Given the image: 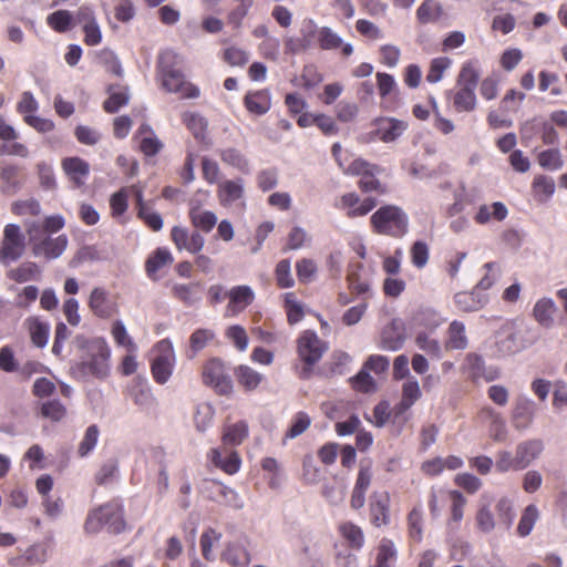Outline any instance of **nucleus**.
Masks as SVG:
<instances>
[{
    "mask_svg": "<svg viewBox=\"0 0 567 567\" xmlns=\"http://www.w3.org/2000/svg\"><path fill=\"white\" fill-rule=\"evenodd\" d=\"M538 518H539V511H538L537 506L534 504L526 506L520 515V518H519V522L517 525L518 536H520V537L528 536L532 533Z\"/></svg>",
    "mask_w": 567,
    "mask_h": 567,
    "instance_id": "nucleus-50",
    "label": "nucleus"
},
{
    "mask_svg": "<svg viewBox=\"0 0 567 567\" xmlns=\"http://www.w3.org/2000/svg\"><path fill=\"white\" fill-rule=\"evenodd\" d=\"M182 60L173 50H164L157 56V75L162 87L169 93H177L182 99H196L199 96V89L192 82L186 81L181 70Z\"/></svg>",
    "mask_w": 567,
    "mask_h": 567,
    "instance_id": "nucleus-1",
    "label": "nucleus"
},
{
    "mask_svg": "<svg viewBox=\"0 0 567 567\" xmlns=\"http://www.w3.org/2000/svg\"><path fill=\"white\" fill-rule=\"evenodd\" d=\"M311 419L306 412L300 411L296 413L291 420L289 429L285 433L282 443L286 444L287 440L296 439L305 433L309 429Z\"/></svg>",
    "mask_w": 567,
    "mask_h": 567,
    "instance_id": "nucleus-53",
    "label": "nucleus"
},
{
    "mask_svg": "<svg viewBox=\"0 0 567 567\" xmlns=\"http://www.w3.org/2000/svg\"><path fill=\"white\" fill-rule=\"evenodd\" d=\"M536 411L535 402L528 398H517L513 412L512 422L516 430H526L534 421Z\"/></svg>",
    "mask_w": 567,
    "mask_h": 567,
    "instance_id": "nucleus-21",
    "label": "nucleus"
},
{
    "mask_svg": "<svg viewBox=\"0 0 567 567\" xmlns=\"http://www.w3.org/2000/svg\"><path fill=\"white\" fill-rule=\"evenodd\" d=\"M296 343L297 355L301 362V365L297 367V373L300 379L307 380L312 375L315 365L322 359L329 347L312 330L302 331Z\"/></svg>",
    "mask_w": 567,
    "mask_h": 567,
    "instance_id": "nucleus-4",
    "label": "nucleus"
},
{
    "mask_svg": "<svg viewBox=\"0 0 567 567\" xmlns=\"http://www.w3.org/2000/svg\"><path fill=\"white\" fill-rule=\"evenodd\" d=\"M533 193L539 200L550 197L555 192L554 179L546 175L535 176L532 184Z\"/></svg>",
    "mask_w": 567,
    "mask_h": 567,
    "instance_id": "nucleus-60",
    "label": "nucleus"
},
{
    "mask_svg": "<svg viewBox=\"0 0 567 567\" xmlns=\"http://www.w3.org/2000/svg\"><path fill=\"white\" fill-rule=\"evenodd\" d=\"M99 436L100 430L97 425L92 424L86 429L78 447V453L81 457L89 455L94 450L97 444Z\"/></svg>",
    "mask_w": 567,
    "mask_h": 567,
    "instance_id": "nucleus-63",
    "label": "nucleus"
},
{
    "mask_svg": "<svg viewBox=\"0 0 567 567\" xmlns=\"http://www.w3.org/2000/svg\"><path fill=\"white\" fill-rule=\"evenodd\" d=\"M318 45L321 50H337L341 48L344 56H350L353 53V47L350 43H343L341 37H339L331 28L321 27L318 30Z\"/></svg>",
    "mask_w": 567,
    "mask_h": 567,
    "instance_id": "nucleus-25",
    "label": "nucleus"
},
{
    "mask_svg": "<svg viewBox=\"0 0 567 567\" xmlns=\"http://www.w3.org/2000/svg\"><path fill=\"white\" fill-rule=\"evenodd\" d=\"M62 168L75 187L84 185L90 174L89 163L78 156L64 158Z\"/></svg>",
    "mask_w": 567,
    "mask_h": 567,
    "instance_id": "nucleus-23",
    "label": "nucleus"
},
{
    "mask_svg": "<svg viewBox=\"0 0 567 567\" xmlns=\"http://www.w3.org/2000/svg\"><path fill=\"white\" fill-rule=\"evenodd\" d=\"M110 357V350L105 344H97L95 347V352H93L92 358L84 362V365L87 370L97 377H104L107 372V360Z\"/></svg>",
    "mask_w": 567,
    "mask_h": 567,
    "instance_id": "nucleus-38",
    "label": "nucleus"
},
{
    "mask_svg": "<svg viewBox=\"0 0 567 567\" xmlns=\"http://www.w3.org/2000/svg\"><path fill=\"white\" fill-rule=\"evenodd\" d=\"M284 308L287 315V321L291 326L300 322L305 317L303 306L297 300L293 292H287L285 295Z\"/></svg>",
    "mask_w": 567,
    "mask_h": 567,
    "instance_id": "nucleus-51",
    "label": "nucleus"
},
{
    "mask_svg": "<svg viewBox=\"0 0 567 567\" xmlns=\"http://www.w3.org/2000/svg\"><path fill=\"white\" fill-rule=\"evenodd\" d=\"M454 303L461 312H474L483 307L482 300L474 292L466 291L456 293Z\"/></svg>",
    "mask_w": 567,
    "mask_h": 567,
    "instance_id": "nucleus-56",
    "label": "nucleus"
},
{
    "mask_svg": "<svg viewBox=\"0 0 567 567\" xmlns=\"http://www.w3.org/2000/svg\"><path fill=\"white\" fill-rule=\"evenodd\" d=\"M406 338L405 324L401 319H393L386 324L380 337V348L388 351H396L403 347Z\"/></svg>",
    "mask_w": 567,
    "mask_h": 567,
    "instance_id": "nucleus-16",
    "label": "nucleus"
},
{
    "mask_svg": "<svg viewBox=\"0 0 567 567\" xmlns=\"http://www.w3.org/2000/svg\"><path fill=\"white\" fill-rule=\"evenodd\" d=\"M238 384L247 392L255 391L264 381V375L246 364H239L234 370Z\"/></svg>",
    "mask_w": 567,
    "mask_h": 567,
    "instance_id": "nucleus-32",
    "label": "nucleus"
},
{
    "mask_svg": "<svg viewBox=\"0 0 567 567\" xmlns=\"http://www.w3.org/2000/svg\"><path fill=\"white\" fill-rule=\"evenodd\" d=\"M27 241L21 227L7 224L0 240V264L7 266L19 260L25 252Z\"/></svg>",
    "mask_w": 567,
    "mask_h": 567,
    "instance_id": "nucleus-5",
    "label": "nucleus"
},
{
    "mask_svg": "<svg viewBox=\"0 0 567 567\" xmlns=\"http://www.w3.org/2000/svg\"><path fill=\"white\" fill-rule=\"evenodd\" d=\"M223 163L238 169L244 174L249 173V163L245 155L237 148H225L219 153Z\"/></svg>",
    "mask_w": 567,
    "mask_h": 567,
    "instance_id": "nucleus-49",
    "label": "nucleus"
},
{
    "mask_svg": "<svg viewBox=\"0 0 567 567\" xmlns=\"http://www.w3.org/2000/svg\"><path fill=\"white\" fill-rule=\"evenodd\" d=\"M248 433L249 429L247 422L238 421L224 426L221 442L225 446H238L247 439Z\"/></svg>",
    "mask_w": 567,
    "mask_h": 567,
    "instance_id": "nucleus-33",
    "label": "nucleus"
},
{
    "mask_svg": "<svg viewBox=\"0 0 567 567\" xmlns=\"http://www.w3.org/2000/svg\"><path fill=\"white\" fill-rule=\"evenodd\" d=\"M478 80H480L478 61L474 60V59L465 61L462 64L461 70L458 72V75L456 79V85L476 89Z\"/></svg>",
    "mask_w": 567,
    "mask_h": 567,
    "instance_id": "nucleus-41",
    "label": "nucleus"
},
{
    "mask_svg": "<svg viewBox=\"0 0 567 567\" xmlns=\"http://www.w3.org/2000/svg\"><path fill=\"white\" fill-rule=\"evenodd\" d=\"M207 460L227 475L237 474L241 467L240 454L224 444L219 447L210 449L207 453Z\"/></svg>",
    "mask_w": 567,
    "mask_h": 567,
    "instance_id": "nucleus-10",
    "label": "nucleus"
},
{
    "mask_svg": "<svg viewBox=\"0 0 567 567\" xmlns=\"http://www.w3.org/2000/svg\"><path fill=\"white\" fill-rule=\"evenodd\" d=\"M130 188L122 187L118 192L114 193L110 198L111 216L121 223H124V214L128 208Z\"/></svg>",
    "mask_w": 567,
    "mask_h": 567,
    "instance_id": "nucleus-47",
    "label": "nucleus"
},
{
    "mask_svg": "<svg viewBox=\"0 0 567 567\" xmlns=\"http://www.w3.org/2000/svg\"><path fill=\"white\" fill-rule=\"evenodd\" d=\"M68 243L66 235H60L54 238L47 236L43 239L32 237V254L35 257H43L48 260L55 259L66 249Z\"/></svg>",
    "mask_w": 567,
    "mask_h": 567,
    "instance_id": "nucleus-12",
    "label": "nucleus"
},
{
    "mask_svg": "<svg viewBox=\"0 0 567 567\" xmlns=\"http://www.w3.org/2000/svg\"><path fill=\"white\" fill-rule=\"evenodd\" d=\"M508 215L506 206L501 202H495L492 205L480 206L474 220L478 225H484L491 220L502 221Z\"/></svg>",
    "mask_w": 567,
    "mask_h": 567,
    "instance_id": "nucleus-35",
    "label": "nucleus"
},
{
    "mask_svg": "<svg viewBox=\"0 0 567 567\" xmlns=\"http://www.w3.org/2000/svg\"><path fill=\"white\" fill-rule=\"evenodd\" d=\"M182 122L196 140L202 141L205 138L208 124L200 114L189 111L184 112L182 114Z\"/></svg>",
    "mask_w": 567,
    "mask_h": 567,
    "instance_id": "nucleus-46",
    "label": "nucleus"
},
{
    "mask_svg": "<svg viewBox=\"0 0 567 567\" xmlns=\"http://www.w3.org/2000/svg\"><path fill=\"white\" fill-rule=\"evenodd\" d=\"M398 549L392 539L383 537L375 548L374 565L369 567H395Z\"/></svg>",
    "mask_w": 567,
    "mask_h": 567,
    "instance_id": "nucleus-27",
    "label": "nucleus"
},
{
    "mask_svg": "<svg viewBox=\"0 0 567 567\" xmlns=\"http://www.w3.org/2000/svg\"><path fill=\"white\" fill-rule=\"evenodd\" d=\"M544 445L540 440H527L516 446V466L525 470L535 461L543 452Z\"/></svg>",
    "mask_w": 567,
    "mask_h": 567,
    "instance_id": "nucleus-24",
    "label": "nucleus"
},
{
    "mask_svg": "<svg viewBox=\"0 0 567 567\" xmlns=\"http://www.w3.org/2000/svg\"><path fill=\"white\" fill-rule=\"evenodd\" d=\"M370 522L374 527L390 523V495L386 492H374L369 501Z\"/></svg>",
    "mask_w": 567,
    "mask_h": 567,
    "instance_id": "nucleus-17",
    "label": "nucleus"
},
{
    "mask_svg": "<svg viewBox=\"0 0 567 567\" xmlns=\"http://www.w3.org/2000/svg\"><path fill=\"white\" fill-rule=\"evenodd\" d=\"M8 278L14 282L23 284L31 280H38L41 277L40 267L33 261H24L19 266L10 269L7 274Z\"/></svg>",
    "mask_w": 567,
    "mask_h": 567,
    "instance_id": "nucleus-36",
    "label": "nucleus"
},
{
    "mask_svg": "<svg viewBox=\"0 0 567 567\" xmlns=\"http://www.w3.org/2000/svg\"><path fill=\"white\" fill-rule=\"evenodd\" d=\"M537 159L538 164L548 171H558L564 165V161L558 148H549L540 152Z\"/></svg>",
    "mask_w": 567,
    "mask_h": 567,
    "instance_id": "nucleus-61",
    "label": "nucleus"
},
{
    "mask_svg": "<svg viewBox=\"0 0 567 567\" xmlns=\"http://www.w3.org/2000/svg\"><path fill=\"white\" fill-rule=\"evenodd\" d=\"M406 520L410 538L415 543H420L423 537V514L421 507H414L408 514Z\"/></svg>",
    "mask_w": 567,
    "mask_h": 567,
    "instance_id": "nucleus-57",
    "label": "nucleus"
},
{
    "mask_svg": "<svg viewBox=\"0 0 567 567\" xmlns=\"http://www.w3.org/2000/svg\"><path fill=\"white\" fill-rule=\"evenodd\" d=\"M48 25L58 33H64L72 28L73 16L68 10H58L47 18Z\"/></svg>",
    "mask_w": 567,
    "mask_h": 567,
    "instance_id": "nucleus-52",
    "label": "nucleus"
},
{
    "mask_svg": "<svg viewBox=\"0 0 567 567\" xmlns=\"http://www.w3.org/2000/svg\"><path fill=\"white\" fill-rule=\"evenodd\" d=\"M202 379L204 384L214 388L220 395H229L233 392L231 379L226 374L220 359L213 358L204 363Z\"/></svg>",
    "mask_w": 567,
    "mask_h": 567,
    "instance_id": "nucleus-7",
    "label": "nucleus"
},
{
    "mask_svg": "<svg viewBox=\"0 0 567 567\" xmlns=\"http://www.w3.org/2000/svg\"><path fill=\"white\" fill-rule=\"evenodd\" d=\"M218 203L224 208L238 206L241 210L246 209L245 185L243 178L225 179L217 187Z\"/></svg>",
    "mask_w": 567,
    "mask_h": 567,
    "instance_id": "nucleus-9",
    "label": "nucleus"
},
{
    "mask_svg": "<svg viewBox=\"0 0 567 567\" xmlns=\"http://www.w3.org/2000/svg\"><path fill=\"white\" fill-rule=\"evenodd\" d=\"M228 303L226 307L227 317H236L246 310L255 300L254 290L247 285L235 286L227 290Z\"/></svg>",
    "mask_w": 567,
    "mask_h": 567,
    "instance_id": "nucleus-14",
    "label": "nucleus"
},
{
    "mask_svg": "<svg viewBox=\"0 0 567 567\" xmlns=\"http://www.w3.org/2000/svg\"><path fill=\"white\" fill-rule=\"evenodd\" d=\"M467 347L465 326L463 322L454 320L447 329V339L445 341L446 350H463Z\"/></svg>",
    "mask_w": 567,
    "mask_h": 567,
    "instance_id": "nucleus-39",
    "label": "nucleus"
},
{
    "mask_svg": "<svg viewBox=\"0 0 567 567\" xmlns=\"http://www.w3.org/2000/svg\"><path fill=\"white\" fill-rule=\"evenodd\" d=\"M449 496L451 499V516L449 520V525H455L456 527L460 525L461 520L464 516V508L467 503L464 495L456 489L450 491Z\"/></svg>",
    "mask_w": 567,
    "mask_h": 567,
    "instance_id": "nucleus-54",
    "label": "nucleus"
},
{
    "mask_svg": "<svg viewBox=\"0 0 567 567\" xmlns=\"http://www.w3.org/2000/svg\"><path fill=\"white\" fill-rule=\"evenodd\" d=\"M134 141L138 142V150L146 157L156 156L164 147L155 131L148 123H142L136 130Z\"/></svg>",
    "mask_w": 567,
    "mask_h": 567,
    "instance_id": "nucleus-18",
    "label": "nucleus"
},
{
    "mask_svg": "<svg viewBox=\"0 0 567 567\" xmlns=\"http://www.w3.org/2000/svg\"><path fill=\"white\" fill-rule=\"evenodd\" d=\"M96 60L109 73L116 76L123 75V69L117 55L110 49L104 48L96 53Z\"/></svg>",
    "mask_w": 567,
    "mask_h": 567,
    "instance_id": "nucleus-55",
    "label": "nucleus"
},
{
    "mask_svg": "<svg viewBox=\"0 0 567 567\" xmlns=\"http://www.w3.org/2000/svg\"><path fill=\"white\" fill-rule=\"evenodd\" d=\"M370 227L377 235L402 238L409 231V216L396 205H384L371 215Z\"/></svg>",
    "mask_w": 567,
    "mask_h": 567,
    "instance_id": "nucleus-3",
    "label": "nucleus"
},
{
    "mask_svg": "<svg viewBox=\"0 0 567 567\" xmlns=\"http://www.w3.org/2000/svg\"><path fill=\"white\" fill-rule=\"evenodd\" d=\"M362 270L363 265L358 262L355 265H350L347 274L348 287L351 292L358 296L365 295L370 290L369 281L361 276Z\"/></svg>",
    "mask_w": 567,
    "mask_h": 567,
    "instance_id": "nucleus-45",
    "label": "nucleus"
},
{
    "mask_svg": "<svg viewBox=\"0 0 567 567\" xmlns=\"http://www.w3.org/2000/svg\"><path fill=\"white\" fill-rule=\"evenodd\" d=\"M453 107L457 113H470L476 109L475 89L457 86L451 94Z\"/></svg>",
    "mask_w": 567,
    "mask_h": 567,
    "instance_id": "nucleus-31",
    "label": "nucleus"
},
{
    "mask_svg": "<svg viewBox=\"0 0 567 567\" xmlns=\"http://www.w3.org/2000/svg\"><path fill=\"white\" fill-rule=\"evenodd\" d=\"M87 306L92 313L100 319H110L118 313V305L111 300L109 291L103 287L92 289Z\"/></svg>",
    "mask_w": 567,
    "mask_h": 567,
    "instance_id": "nucleus-11",
    "label": "nucleus"
},
{
    "mask_svg": "<svg viewBox=\"0 0 567 567\" xmlns=\"http://www.w3.org/2000/svg\"><path fill=\"white\" fill-rule=\"evenodd\" d=\"M244 105L249 113L264 115L271 107V97L268 90L248 92L244 97Z\"/></svg>",
    "mask_w": 567,
    "mask_h": 567,
    "instance_id": "nucleus-28",
    "label": "nucleus"
},
{
    "mask_svg": "<svg viewBox=\"0 0 567 567\" xmlns=\"http://www.w3.org/2000/svg\"><path fill=\"white\" fill-rule=\"evenodd\" d=\"M556 305L550 298L539 299L533 309L535 320L543 327L549 328L554 323Z\"/></svg>",
    "mask_w": 567,
    "mask_h": 567,
    "instance_id": "nucleus-40",
    "label": "nucleus"
},
{
    "mask_svg": "<svg viewBox=\"0 0 567 567\" xmlns=\"http://www.w3.org/2000/svg\"><path fill=\"white\" fill-rule=\"evenodd\" d=\"M302 477L307 484H316L323 477L321 468L317 465L311 454H306L302 460Z\"/></svg>",
    "mask_w": 567,
    "mask_h": 567,
    "instance_id": "nucleus-62",
    "label": "nucleus"
},
{
    "mask_svg": "<svg viewBox=\"0 0 567 567\" xmlns=\"http://www.w3.org/2000/svg\"><path fill=\"white\" fill-rule=\"evenodd\" d=\"M276 284L281 289L295 286V279L291 275V264L289 259H281L275 268Z\"/></svg>",
    "mask_w": 567,
    "mask_h": 567,
    "instance_id": "nucleus-59",
    "label": "nucleus"
},
{
    "mask_svg": "<svg viewBox=\"0 0 567 567\" xmlns=\"http://www.w3.org/2000/svg\"><path fill=\"white\" fill-rule=\"evenodd\" d=\"M339 534L351 549L360 550L364 546V534L360 526L352 522H343L338 527Z\"/></svg>",
    "mask_w": 567,
    "mask_h": 567,
    "instance_id": "nucleus-37",
    "label": "nucleus"
},
{
    "mask_svg": "<svg viewBox=\"0 0 567 567\" xmlns=\"http://www.w3.org/2000/svg\"><path fill=\"white\" fill-rule=\"evenodd\" d=\"M154 358L151 361V372L154 381L165 384L173 374L176 357L172 342L163 339L155 344Z\"/></svg>",
    "mask_w": 567,
    "mask_h": 567,
    "instance_id": "nucleus-6",
    "label": "nucleus"
},
{
    "mask_svg": "<svg viewBox=\"0 0 567 567\" xmlns=\"http://www.w3.org/2000/svg\"><path fill=\"white\" fill-rule=\"evenodd\" d=\"M213 484L216 487V495L214 497L216 502L234 508H240L243 506L240 497L235 489L219 481H213Z\"/></svg>",
    "mask_w": 567,
    "mask_h": 567,
    "instance_id": "nucleus-48",
    "label": "nucleus"
},
{
    "mask_svg": "<svg viewBox=\"0 0 567 567\" xmlns=\"http://www.w3.org/2000/svg\"><path fill=\"white\" fill-rule=\"evenodd\" d=\"M477 419L487 426L488 434L493 441L504 442L506 440V424L499 412L491 406H484L478 411Z\"/></svg>",
    "mask_w": 567,
    "mask_h": 567,
    "instance_id": "nucleus-15",
    "label": "nucleus"
},
{
    "mask_svg": "<svg viewBox=\"0 0 567 567\" xmlns=\"http://www.w3.org/2000/svg\"><path fill=\"white\" fill-rule=\"evenodd\" d=\"M124 515L123 501L121 498H112L89 512L84 523V530L87 534H97L103 527H106L109 533L118 535L127 528Z\"/></svg>",
    "mask_w": 567,
    "mask_h": 567,
    "instance_id": "nucleus-2",
    "label": "nucleus"
},
{
    "mask_svg": "<svg viewBox=\"0 0 567 567\" xmlns=\"http://www.w3.org/2000/svg\"><path fill=\"white\" fill-rule=\"evenodd\" d=\"M171 239L177 250H186L198 254L205 244L204 237L196 230L189 231L186 227L174 226L171 230Z\"/></svg>",
    "mask_w": 567,
    "mask_h": 567,
    "instance_id": "nucleus-13",
    "label": "nucleus"
},
{
    "mask_svg": "<svg viewBox=\"0 0 567 567\" xmlns=\"http://www.w3.org/2000/svg\"><path fill=\"white\" fill-rule=\"evenodd\" d=\"M377 136L385 143L395 141L406 130L408 124L393 117H383L377 121Z\"/></svg>",
    "mask_w": 567,
    "mask_h": 567,
    "instance_id": "nucleus-26",
    "label": "nucleus"
},
{
    "mask_svg": "<svg viewBox=\"0 0 567 567\" xmlns=\"http://www.w3.org/2000/svg\"><path fill=\"white\" fill-rule=\"evenodd\" d=\"M111 334L117 346L125 348L128 352L136 351V344L128 336L126 328L121 320H115L112 323Z\"/></svg>",
    "mask_w": 567,
    "mask_h": 567,
    "instance_id": "nucleus-58",
    "label": "nucleus"
},
{
    "mask_svg": "<svg viewBox=\"0 0 567 567\" xmlns=\"http://www.w3.org/2000/svg\"><path fill=\"white\" fill-rule=\"evenodd\" d=\"M28 330L32 343L38 348H44L49 340L50 326L37 317L27 320Z\"/></svg>",
    "mask_w": 567,
    "mask_h": 567,
    "instance_id": "nucleus-42",
    "label": "nucleus"
},
{
    "mask_svg": "<svg viewBox=\"0 0 567 567\" xmlns=\"http://www.w3.org/2000/svg\"><path fill=\"white\" fill-rule=\"evenodd\" d=\"M221 559L233 567H248L251 560L247 548L236 543H228L226 545Z\"/></svg>",
    "mask_w": 567,
    "mask_h": 567,
    "instance_id": "nucleus-34",
    "label": "nucleus"
},
{
    "mask_svg": "<svg viewBox=\"0 0 567 567\" xmlns=\"http://www.w3.org/2000/svg\"><path fill=\"white\" fill-rule=\"evenodd\" d=\"M422 391L416 379L409 378L402 384L401 400L393 406V423L404 424L409 410L421 399Z\"/></svg>",
    "mask_w": 567,
    "mask_h": 567,
    "instance_id": "nucleus-8",
    "label": "nucleus"
},
{
    "mask_svg": "<svg viewBox=\"0 0 567 567\" xmlns=\"http://www.w3.org/2000/svg\"><path fill=\"white\" fill-rule=\"evenodd\" d=\"M173 261L171 251L165 247H158L147 257L145 272L151 280L157 281L161 278L158 272L171 266Z\"/></svg>",
    "mask_w": 567,
    "mask_h": 567,
    "instance_id": "nucleus-22",
    "label": "nucleus"
},
{
    "mask_svg": "<svg viewBox=\"0 0 567 567\" xmlns=\"http://www.w3.org/2000/svg\"><path fill=\"white\" fill-rule=\"evenodd\" d=\"M377 204V199L373 197H367L360 200L358 194L347 193L341 196L339 207L347 210L349 218H357L369 214Z\"/></svg>",
    "mask_w": 567,
    "mask_h": 567,
    "instance_id": "nucleus-20",
    "label": "nucleus"
},
{
    "mask_svg": "<svg viewBox=\"0 0 567 567\" xmlns=\"http://www.w3.org/2000/svg\"><path fill=\"white\" fill-rule=\"evenodd\" d=\"M188 218L192 225L204 233L213 230L217 223V216L210 210H204L198 204L190 203Z\"/></svg>",
    "mask_w": 567,
    "mask_h": 567,
    "instance_id": "nucleus-30",
    "label": "nucleus"
},
{
    "mask_svg": "<svg viewBox=\"0 0 567 567\" xmlns=\"http://www.w3.org/2000/svg\"><path fill=\"white\" fill-rule=\"evenodd\" d=\"M216 338V333L212 329L199 328L196 329L189 337V351L188 357L195 358L203 349L210 344Z\"/></svg>",
    "mask_w": 567,
    "mask_h": 567,
    "instance_id": "nucleus-43",
    "label": "nucleus"
},
{
    "mask_svg": "<svg viewBox=\"0 0 567 567\" xmlns=\"http://www.w3.org/2000/svg\"><path fill=\"white\" fill-rule=\"evenodd\" d=\"M317 271V264L310 258H301L296 262V272L300 284L311 282Z\"/></svg>",
    "mask_w": 567,
    "mask_h": 567,
    "instance_id": "nucleus-64",
    "label": "nucleus"
},
{
    "mask_svg": "<svg viewBox=\"0 0 567 567\" xmlns=\"http://www.w3.org/2000/svg\"><path fill=\"white\" fill-rule=\"evenodd\" d=\"M171 293L183 305L192 307L200 300L202 286L199 282L174 284Z\"/></svg>",
    "mask_w": 567,
    "mask_h": 567,
    "instance_id": "nucleus-29",
    "label": "nucleus"
},
{
    "mask_svg": "<svg viewBox=\"0 0 567 567\" xmlns=\"http://www.w3.org/2000/svg\"><path fill=\"white\" fill-rule=\"evenodd\" d=\"M373 477L372 467L370 464H361L358 471L354 487L350 497L351 508L358 511L364 506L365 494L369 489Z\"/></svg>",
    "mask_w": 567,
    "mask_h": 567,
    "instance_id": "nucleus-19",
    "label": "nucleus"
},
{
    "mask_svg": "<svg viewBox=\"0 0 567 567\" xmlns=\"http://www.w3.org/2000/svg\"><path fill=\"white\" fill-rule=\"evenodd\" d=\"M443 16V8L436 0H424L416 10V19L421 24L437 22Z\"/></svg>",
    "mask_w": 567,
    "mask_h": 567,
    "instance_id": "nucleus-44",
    "label": "nucleus"
}]
</instances>
